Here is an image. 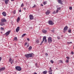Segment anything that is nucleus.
Listing matches in <instances>:
<instances>
[{
	"label": "nucleus",
	"instance_id": "864d4df0",
	"mask_svg": "<svg viewBox=\"0 0 74 74\" xmlns=\"http://www.w3.org/2000/svg\"><path fill=\"white\" fill-rule=\"evenodd\" d=\"M34 74H37V73H34Z\"/></svg>",
	"mask_w": 74,
	"mask_h": 74
},
{
	"label": "nucleus",
	"instance_id": "6e6d98bb",
	"mask_svg": "<svg viewBox=\"0 0 74 74\" xmlns=\"http://www.w3.org/2000/svg\"><path fill=\"white\" fill-rule=\"evenodd\" d=\"M42 43H40V45H42Z\"/></svg>",
	"mask_w": 74,
	"mask_h": 74
},
{
	"label": "nucleus",
	"instance_id": "423d86ee",
	"mask_svg": "<svg viewBox=\"0 0 74 74\" xmlns=\"http://www.w3.org/2000/svg\"><path fill=\"white\" fill-rule=\"evenodd\" d=\"M67 29H68V27H67V26H65L64 29V32L65 33V32H66V31H67Z\"/></svg>",
	"mask_w": 74,
	"mask_h": 74
},
{
	"label": "nucleus",
	"instance_id": "4be33fe9",
	"mask_svg": "<svg viewBox=\"0 0 74 74\" xmlns=\"http://www.w3.org/2000/svg\"><path fill=\"white\" fill-rule=\"evenodd\" d=\"M43 3L44 5H45V4H47V1H44L43 2Z\"/></svg>",
	"mask_w": 74,
	"mask_h": 74
},
{
	"label": "nucleus",
	"instance_id": "412c9836",
	"mask_svg": "<svg viewBox=\"0 0 74 74\" xmlns=\"http://www.w3.org/2000/svg\"><path fill=\"white\" fill-rule=\"evenodd\" d=\"M35 43H36V44H38V43H39V40H35Z\"/></svg>",
	"mask_w": 74,
	"mask_h": 74
},
{
	"label": "nucleus",
	"instance_id": "1a4fd4ad",
	"mask_svg": "<svg viewBox=\"0 0 74 74\" xmlns=\"http://www.w3.org/2000/svg\"><path fill=\"white\" fill-rule=\"evenodd\" d=\"M9 62L10 63L12 64V63L14 62V61L13 60H12L11 58H10V59H9Z\"/></svg>",
	"mask_w": 74,
	"mask_h": 74
},
{
	"label": "nucleus",
	"instance_id": "0eeeda50",
	"mask_svg": "<svg viewBox=\"0 0 74 74\" xmlns=\"http://www.w3.org/2000/svg\"><path fill=\"white\" fill-rule=\"evenodd\" d=\"M48 23L49 25H53L54 24L52 21H49L48 22Z\"/></svg>",
	"mask_w": 74,
	"mask_h": 74
},
{
	"label": "nucleus",
	"instance_id": "20e7f679",
	"mask_svg": "<svg viewBox=\"0 0 74 74\" xmlns=\"http://www.w3.org/2000/svg\"><path fill=\"white\" fill-rule=\"evenodd\" d=\"M48 41L49 43H51L52 42V38L51 37H49L48 38Z\"/></svg>",
	"mask_w": 74,
	"mask_h": 74
},
{
	"label": "nucleus",
	"instance_id": "a211bd4d",
	"mask_svg": "<svg viewBox=\"0 0 74 74\" xmlns=\"http://www.w3.org/2000/svg\"><path fill=\"white\" fill-rule=\"evenodd\" d=\"M42 31L44 33H46L47 32V31L45 29H43Z\"/></svg>",
	"mask_w": 74,
	"mask_h": 74
},
{
	"label": "nucleus",
	"instance_id": "a878e982",
	"mask_svg": "<svg viewBox=\"0 0 74 74\" xmlns=\"http://www.w3.org/2000/svg\"><path fill=\"white\" fill-rule=\"evenodd\" d=\"M49 71H50L51 72H52V70L51 68L50 67L49 68Z\"/></svg>",
	"mask_w": 74,
	"mask_h": 74
},
{
	"label": "nucleus",
	"instance_id": "6e6552de",
	"mask_svg": "<svg viewBox=\"0 0 74 74\" xmlns=\"http://www.w3.org/2000/svg\"><path fill=\"white\" fill-rule=\"evenodd\" d=\"M1 21L2 22H6L7 20H6L5 19L3 18L1 19Z\"/></svg>",
	"mask_w": 74,
	"mask_h": 74
},
{
	"label": "nucleus",
	"instance_id": "8fccbe9b",
	"mask_svg": "<svg viewBox=\"0 0 74 74\" xmlns=\"http://www.w3.org/2000/svg\"><path fill=\"white\" fill-rule=\"evenodd\" d=\"M40 5H41V6H43V5L42 4H41Z\"/></svg>",
	"mask_w": 74,
	"mask_h": 74
},
{
	"label": "nucleus",
	"instance_id": "a19ab883",
	"mask_svg": "<svg viewBox=\"0 0 74 74\" xmlns=\"http://www.w3.org/2000/svg\"><path fill=\"white\" fill-rule=\"evenodd\" d=\"M45 55L46 56H48V53H45Z\"/></svg>",
	"mask_w": 74,
	"mask_h": 74
},
{
	"label": "nucleus",
	"instance_id": "5701e85b",
	"mask_svg": "<svg viewBox=\"0 0 74 74\" xmlns=\"http://www.w3.org/2000/svg\"><path fill=\"white\" fill-rule=\"evenodd\" d=\"M43 74H46V73H47V71H44L43 72Z\"/></svg>",
	"mask_w": 74,
	"mask_h": 74
},
{
	"label": "nucleus",
	"instance_id": "7c9ffc66",
	"mask_svg": "<svg viewBox=\"0 0 74 74\" xmlns=\"http://www.w3.org/2000/svg\"><path fill=\"white\" fill-rule=\"evenodd\" d=\"M69 9L70 10H72V7H70L69 8Z\"/></svg>",
	"mask_w": 74,
	"mask_h": 74
},
{
	"label": "nucleus",
	"instance_id": "9d476101",
	"mask_svg": "<svg viewBox=\"0 0 74 74\" xmlns=\"http://www.w3.org/2000/svg\"><path fill=\"white\" fill-rule=\"evenodd\" d=\"M43 39H44V42H45L47 43V38L46 36H44L43 38Z\"/></svg>",
	"mask_w": 74,
	"mask_h": 74
},
{
	"label": "nucleus",
	"instance_id": "79ce46f5",
	"mask_svg": "<svg viewBox=\"0 0 74 74\" xmlns=\"http://www.w3.org/2000/svg\"><path fill=\"white\" fill-rule=\"evenodd\" d=\"M27 42H25V46H26V45H27Z\"/></svg>",
	"mask_w": 74,
	"mask_h": 74
},
{
	"label": "nucleus",
	"instance_id": "bb28decb",
	"mask_svg": "<svg viewBox=\"0 0 74 74\" xmlns=\"http://www.w3.org/2000/svg\"><path fill=\"white\" fill-rule=\"evenodd\" d=\"M26 34H24L23 35H22V37H23L24 36H25Z\"/></svg>",
	"mask_w": 74,
	"mask_h": 74
},
{
	"label": "nucleus",
	"instance_id": "09e8293b",
	"mask_svg": "<svg viewBox=\"0 0 74 74\" xmlns=\"http://www.w3.org/2000/svg\"><path fill=\"white\" fill-rule=\"evenodd\" d=\"M19 11L20 12H21V10H19Z\"/></svg>",
	"mask_w": 74,
	"mask_h": 74
},
{
	"label": "nucleus",
	"instance_id": "f257e3e1",
	"mask_svg": "<svg viewBox=\"0 0 74 74\" xmlns=\"http://www.w3.org/2000/svg\"><path fill=\"white\" fill-rule=\"evenodd\" d=\"M32 55H33V53H29L25 54V57H26L27 58V59H29V58H31L32 57Z\"/></svg>",
	"mask_w": 74,
	"mask_h": 74
},
{
	"label": "nucleus",
	"instance_id": "c85d7f7f",
	"mask_svg": "<svg viewBox=\"0 0 74 74\" xmlns=\"http://www.w3.org/2000/svg\"><path fill=\"white\" fill-rule=\"evenodd\" d=\"M68 32L69 33H71V29H70L69 30H68Z\"/></svg>",
	"mask_w": 74,
	"mask_h": 74
},
{
	"label": "nucleus",
	"instance_id": "f8f14e48",
	"mask_svg": "<svg viewBox=\"0 0 74 74\" xmlns=\"http://www.w3.org/2000/svg\"><path fill=\"white\" fill-rule=\"evenodd\" d=\"M5 69V67H3L1 68L0 69V73L1 71H4Z\"/></svg>",
	"mask_w": 74,
	"mask_h": 74
},
{
	"label": "nucleus",
	"instance_id": "dca6fc26",
	"mask_svg": "<svg viewBox=\"0 0 74 74\" xmlns=\"http://www.w3.org/2000/svg\"><path fill=\"white\" fill-rule=\"evenodd\" d=\"M19 28L20 27H18L17 29H16V32H17V33H18V32H19Z\"/></svg>",
	"mask_w": 74,
	"mask_h": 74
},
{
	"label": "nucleus",
	"instance_id": "4468645a",
	"mask_svg": "<svg viewBox=\"0 0 74 74\" xmlns=\"http://www.w3.org/2000/svg\"><path fill=\"white\" fill-rule=\"evenodd\" d=\"M3 1H5V3L6 4H7L9 1V0H2Z\"/></svg>",
	"mask_w": 74,
	"mask_h": 74
},
{
	"label": "nucleus",
	"instance_id": "4c0bfd02",
	"mask_svg": "<svg viewBox=\"0 0 74 74\" xmlns=\"http://www.w3.org/2000/svg\"><path fill=\"white\" fill-rule=\"evenodd\" d=\"M44 39H45L43 38V40L41 42V43H42V44L43 43V42H44Z\"/></svg>",
	"mask_w": 74,
	"mask_h": 74
},
{
	"label": "nucleus",
	"instance_id": "39448f33",
	"mask_svg": "<svg viewBox=\"0 0 74 74\" xmlns=\"http://www.w3.org/2000/svg\"><path fill=\"white\" fill-rule=\"evenodd\" d=\"M29 17L30 20H33V19H34V17L33 16L32 14L30 15Z\"/></svg>",
	"mask_w": 74,
	"mask_h": 74
},
{
	"label": "nucleus",
	"instance_id": "c9c22d12",
	"mask_svg": "<svg viewBox=\"0 0 74 74\" xmlns=\"http://www.w3.org/2000/svg\"><path fill=\"white\" fill-rule=\"evenodd\" d=\"M36 7V5H34V6L32 7V8H35Z\"/></svg>",
	"mask_w": 74,
	"mask_h": 74
},
{
	"label": "nucleus",
	"instance_id": "cd10ccee",
	"mask_svg": "<svg viewBox=\"0 0 74 74\" xmlns=\"http://www.w3.org/2000/svg\"><path fill=\"white\" fill-rule=\"evenodd\" d=\"M67 43L68 44H72V42H67Z\"/></svg>",
	"mask_w": 74,
	"mask_h": 74
},
{
	"label": "nucleus",
	"instance_id": "aec40b11",
	"mask_svg": "<svg viewBox=\"0 0 74 74\" xmlns=\"http://www.w3.org/2000/svg\"><path fill=\"white\" fill-rule=\"evenodd\" d=\"M19 21H20V18L19 17H18L17 19V22H18Z\"/></svg>",
	"mask_w": 74,
	"mask_h": 74
},
{
	"label": "nucleus",
	"instance_id": "473e14b6",
	"mask_svg": "<svg viewBox=\"0 0 74 74\" xmlns=\"http://www.w3.org/2000/svg\"><path fill=\"white\" fill-rule=\"evenodd\" d=\"M66 58L67 59H68V60H69L70 59V58L69 57L67 56L66 57Z\"/></svg>",
	"mask_w": 74,
	"mask_h": 74
},
{
	"label": "nucleus",
	"instance_id": "c756f323",
	"mask_svg": "<svg viewBox=\"0 0 74 74\" xmlns=\"http://www.w3.org/2000/svg\"><path fill=\"white\" fill-rule=\"evenodd\" d=\"M21 7H23L24 6V4H23V3H22V4L21 5Z\"/></svg>",
	"mask_w": 74,
	"mask_h": 74
},
{
	"label": "nucleus",
	"instance_id": "f3484780",
	"mask_svg": "<svg viewBox=\"0 0 74 74\" xmlns=\"http://www.w3.org/2000/svg\"><path fill=\"white\" fill-rule=\"evenodd\" d=\"M5 25V23H3V22H1L0 23V25L1 26H3Z\"/></svg>",
	"mask_w": 74,
	"mask_h": 74
},
{
	"label": "nucleus",
	"instance_id": "58836bf2",
	"mask_svg": "<svg viewBox=\"0 0 74 74\" xmlns=\"http://www.w3.org/2000/svg\"><path fill=\"white\" fill-rule=\"evenodd\" d=\"M59 62H60V63H63V61H62V60H60Z\"/></svg>",
	"mask_w": 74,
	"mask_h": 74
},
{
	"label": "nucleus",
	"instance_id": "f03ea898",
	"mask_svg": "<svg viewBox=\"0 0 74 74\" xmlns=\"http://www.w3.org/2000/svg\"><path fill=\"white\" fill-rule=\"evenodd\" d=\"M15 69L16 70H17V71H20L22 70V68L19 66H16L15 67Z\"/></svg>",
	"mask_w": 74,
	"mask_h": 74
},
{
	"label": "nucleus",
	"instance_id": "ddd939ff",
	"mask_svg": "<svg viewBox=\"0 0 74 74\" xmlns=\"http://www.w3.org/2000/svg\"><path fill=\"white\" fill-rule=\"evenodd\" d=\"M58 0V2L59 4H61V5H62L63 4V3H62V1L61 0Z\"/></svg>",
	"mask_w": 74,
	"mask_h": 74
},
{
	"label": "nucleus",
	"instance_id": "de8ad7c7",
	"mask_svg": "<svg viewBox=\"0 0 74 74\" xmlns=\"http://www.w3.org/2000/svg\"><path fill=\"white\" fill-rule=\"evenodd\" d=\"M52 32H53V33H54V30H52Z\"/></svg>",
	"mask_w": 74,
	"mask_h": 74
},
{
	"label": "nucleus",
	"instance_id": "ea45409f",
	"mask_svg": "<svg viewBox=\"0 0 74 74\" xmlns=\"http://www.w3.org/2000/svg\"><path fill=\"white\" fill-rule=\"evenodd\" d=\"M71 54H72V55H73V54H74V52L73 51H71Z\"/></svg>",
	"mask_w": 74,
	"mask_h": 74
},
{
	"label": "nucleus",
	"instance_id": "7ed1b4c3",
	"mask_svg": "<svg viewBox=\"0 0 74 74\" xmlns=\"http://www.w3.org/2000/svg\"><path fill=\"white\" fill-rule=\"evenodd\" d=\"M61 9V8L60 7L58 8H57V10H56V12L55 11H54L53 14H56V13H58V12H59V10H60Z\"/></svg>",
	"mask_w": 74,
	"mask_h": 74
},
{
	"label": "nucleus",
	"instance_id": "a18cd8bd",
	"mask_svg": "<svg viewBox=\"0 0 74 74\" xmlns=\"http://www.w3.org/2000/svg\"><path fill=\"white\" fill-rule=\"evenodd\" d=\"M27 40L28 41H30V39H29V38H27Z\"/></svg>",
	"mask_w": 74,
	"mask_h": 74
},
{
	"label": "nucleus",
	"instance_id": "2eb2a0df",
	"mask_svg": "<svg viewBox=\"0 0 74 74\" xmlns=\"http://www.w3.org/2000/svg\"><path fill=\"white\" fill-rule=\"evenodd\" d=\"M10 31H9L7 32H6L5 34L6 36H8L9 35L10 33Z\"/></svg>",
	"mask_w": 74,
	"mask_h": 74
},
{
	"label": "nucleus",
	"instance_id": "37998d69",
	"mask_svg": "<svg viewBox=\"0 0 74 74\" xmlns=\"http://www.w3.org/2000/svg\"><path fill=\"white\" fill-rule=\"evenodd\" d=\"M29 47V45L28 44L27 45V47L28 48Z\"/></svg>",
	"mask_w": 74,
	"mask_h": 74
},
{
	"label": "nucleus",
	"instance_id": "f704fd0d",
	"mask_svg": "<svg viewBox=\"0 0 74 74\" xmlns=\"http://www.w3.org/2000/svg\"><path fill=\"white\" fill-rule=\"evenodd\" d=\"M50 62L51 63H53V60H50Z\"/></svg>",
	"mask_w": 74,
	"mask_h": 74
},
{
	"label": "nucleus",
	"instance_id": "603ef678",
	"mask_svg": "<svg viewBox=\"0 0 74 74\" xmlns=\"http://www.w3.org/2000/svg\"><path fill=\"white\" fill-rule=\"evenodd\" d=\"M23 9L24 10H26V8H24Z\"/></svg>",
	"mask_w": 74,
	"mask_h": 74
},
{
	"label": "nucleus",
	"instance_id": "c03bdc74",
	"mask_svg": "<svg viewBox=\"0 0 74 74\" xmlns=\"http://www.w3.org/2000/svg\"><path fill=\"white\" fill-rule=\"evenodd\" d=\"M57 38L58 39H60V37H59V36H58L57 37Z\"/></svg>",
	"mask_w": 74,
	"mask_h": 74
},
{
	"label": "nucleus",
	"instance_id": "e433bc0d",
	"mask_svg": "<svg viewBox=\"0 0 74 74\" xmlns=\"http://www.w3.org/2000/svg\"><path fill=\"white\" fill-rule=\"evenodd\" d=\"M69 61L68 60H66V63H69Z\"/></svg>",
	"mask_w": 74,
	"mask_h": 74
},
{
	"label": "nucleus",
	"instance_id": "5fc2aeb1",
	"mask_svg": "<svg viewBox=\"0 0 74 74\" xmlns=\"http://www.w3.org/2000/svg\"><path fill=\"white\" fill-rule=\"evenodd\" d=\"M14 0H11V1H14Z\"/></svg>",
	"mask_w": 74,
	"mask_h": 74
},
{
	"label": "nucleus",
	"instance_id": "49530a36",
	"mask_svg": "<svg viewBox=\"0 0 74 74\" xmlns=\"http://www.w3.org/2000/svg\"><path fill=\"white\" fill-rule=\"evenodd\" d=\"M35 66H36V67H37V64L36 63L35 64Z\"/></svg>",
	"mask_w": 74,
	"mask_h": 74
},
{
	"label": "nucleus",
	"instance_id": "3c124183",
	"mask_svg": "<svg viewBox=\"0 0 74 74\" xmlns=\"http://www.w3.org/2000/svg\"><path fill=\"white\" fill-rule=\"evenodd\" d=\"M1 58L0 57V61H1Z\"/></svg>",
	"mask_w": 74,
	"mask_h": 74
},
{
	"label": "nucleus",
	"instance_id": "72a5a7b5",
	"mask_svg": "<svg viewBox=\"0 0 74 74\" xmlns=\"http://www.w3.org/2000/svg\"><path fill=\"white\" fill-rule=\"evenodd\" d=\"M48 73H49V74H52V73L50 71H49Z\"/></svg>",
	"mask_w": 74,
	"mask_h": 74
},
{
	"label": "nucleus",
	"instance_id": "6ab92c4d",
	"mask_svg": "<svg viewBox=\"0 0 74 74\" xmlns=\"http://www.w3.org/2000/svg\"><path fill=\"white\" fill-rule=\"evenodd\" d=\"M2 14L4 16H6V14H5V12H2Z\"/></svg>",
	"mask_w": 74,
	"mask_h": 74
},
{
	"label": "nucleus",
	"instance_id": "9b49d317",
	"mask_svg": "<svg viewBox=\"0 0 74 74\" xmlns=\"http://www.w3.org/2000/svg\"><path fill=\"white\" fill-rule=\"evenodd\" d=\"M50 13V11L49 10H48L47 11V12H46L45 14L46 15H49Z\"/></svg>",
	"mask_w": 74,
	"mask_h": 74
},
{
	"label": "nucleus",
	"instance_id": "2f4dec72",
	"mask_svg": "<svg viewBox=\"0 0 74 74\" xmlns=\"http://www.w3.org/2000/svg\"><path fill=\"white\" fill-rule=\"evenodd\" d=\"M1 30H4V28L1 27L0 28Z\"/></svg>",
	"mask_w": 74,
	"mask_h": 74
},
{
	"label": "nucleus",
	"instance_id": "b1692460",
	"mask_svg": "<svg viewBox=\"0 0 74 74\" xmlns=\"http://www.w3.org/2000/svg\"><path fill=\"white\" fill-rule=\"evenodd\" d=\"M14 40H15L16 41L17 40H18V38L16 37H15L14 38Z\"/></svg>",
	"mask_w": 74,
	"mask_h": 74
},
{
	"label": "nucleus",
	"instance_id": "393cba45",
	"mask_svg": "<svg viewBox=\"0 0 74 74\" xmlns=\"http://www.w3.org/2000/svg\"><path fill=\"white\" fill-rule=\"evenodd\" d=\"M31 49H32V46H30L29 48V50H31Z\"/></svg>",
	"mask_w": 74,
	"mask_h": 74
},
{
	"label": "nucleus",
	"instance_id": "4d7b16f0",
	"mask_svg": "<svg viewBox=\"0 0 74 74\" xmlns=\"http://www.w3.org/2000/svg\"><path fill=\"white\" fill-rule=\"evenodd\" d=\"M14 14H15V13L14 12Z\"/></svg>",
	"mask_w": 74,
	"mask_h": 74
}]
</instances>
